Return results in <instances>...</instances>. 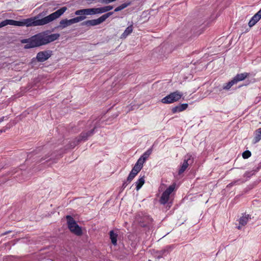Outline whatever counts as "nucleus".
<instances>
[{"mask_svg": "<svg viewBox=\"0 0 261 261\" xmlns=\"http://www.w3.org/2000/svg\"><path fill=\"white\" fill-rule=\"evenodd\" d=\"M113 8L112 6H106L100 8H92L83 9L76 10V14H86V15H92L96 14H101L107 12H109Z\"/></svg>", "mask_w": 261, "mask_h": 261, "instance_id": "3", "label": "nucleus"}, {"mask_svg": "<svg viewBox=\"0 0 261 261\" xmlns=\"http://www.w3.org/2000/svg\"><path fill=\"white\" fill-rule=\"evenodd\" d=\"M51 50H44L39 52L36 56L38 62H43L49 59L51 56Z\"/></svg>", "mask_w": 261, "mask_h": 261, "instance_id": "9", "label": "nucleus"}, {"mask_svg": "<svg viewBox=\"0 0 261 261\" xmlns=\"http://www.w3.org/2000/svg\"><path fill=\"white\" fill-rule=\"evenodd\" d=\"M113 13L114 12H109L102 15L97 19L84 21L83 22H82L81 25L82 26H86L87 27L98 25L101 23L102 22H104L108 17L113 15Z\"/></svg>", "mask_w": 261, "mask_h": 261, "instance_id": "6", "label": "nucleus"}, {"mask_svg": "<svg viewBox=\"0 0 261 261\" xmlns=\"http://www.w3.org/2000/svg\"><path fill=\"white\" fill-rule=\"evenodd\" d=\"M249 75L247 72H244L242 73L237 74L233 78V80L237 84L239 82L242 81L246 79Z\"/></svg>", "mask_w": 261, "mask_h": 261, "instance_id": "13", "label": "nucleus"}, {"mask_svg": "<svg viewBox=\"0 0 261 261\" xmlns=\"http://www.w3.org/2000/svg\"><path fill=\"white\" fill-rule=\"evenodd\" d=\"M66 218L70 231L77 236H82L83 234L82 228L76 223L73 218L70 215H67Z\"/></svg>", "mask_w": 261, "mask_h": 261, "instance_id": "5", "label": "nucleus"}, {"mask_svg": "<svg viewBox=\"0 0 261 261\" xmlns=\"http://www.w3.org/2000/svg\"><path fill=\"white\" fill-rule=\"evenodd\" d=\"M261 18V12L258 11L250 20L248 25L252 27Z\"/></svg>", "mask_w": 261, "mask_h": 261, "instance_id": "11", "label": "nucleus"}, {"mask_svg": "<svg viewBox=\"0 0 261 261\" xmlns=\"http://www.w3.org/2000/svg\"><path fill=\"white\" fill-rule=\"evenodd\" d=\"M6 25H7V20H5L2 21L0 23V28H2L3 27L6 26Z\"/></svg>", "mask_w": 261, "mask_h": 261, "instance_id": "30", "label": "nucleus"}, {"mask_svg": "<svg viewBox=\"0 0 261 261\" xmlns=\"http://www.w3.org/2000/svg\"><path fill=\"white\" fill-rule=\"evenodd\" d=\"M15 26H24L23 25V19L22 21L15 20Z\"/></svg>", "mask_w": 261, "mask_h": 261, "instance_id": "28", "label": "nucleus"}, {"mask_svg": "<svg viewBox=\"0 0 261 261\" xmlns=\"http://www.w3.org/2000/svg\"><path fill=\"white\" fill-rule=\"evenodd\" d=\"M236 84L234 80L232 79L229 82L223 85V88L225 90H229L233 85Z\"/></svg>", "mask_w": 261, "mask_h": 261, "instance_id": "22", "label": "nucleus"}, {"mask_svg": "<svg viewBox=\"0 0 261 261\" xmlns=\"http://www.w3.org/2000/svg\"><path fill=\"white\" fill-rule=\"evenodd\" d=\"M145 182L144 176L140 177L139 179L136 182V189L137 191L141 189Z\"/></svg>", "mask_w": 261, "mask_h": 261, "instance_id": "19", "label": "nucleus"}, {"mask_svg": "<svg viewBox=\"0 0 261 261\" xmlns=\"http://www.w3.org/2000/svg\"><path fill=\"white\" fill-rule=\"evenodd\" d=\"M241 227L240 226H239L238 227V228L239 229H241Z\"/></svg>", "mask_w": 261, "mask_h": 261, "instance_id": "35", "label": "nucleus"}, {"mask_svg": "<svg viewBox=\"0 0 261 261\" xmlns=\"http://www.w3.org/2000/svg\"><path fill=\"white\" fill-rule=\"evenodd\" d=\"M175 184L170 185L162 194L160 201L161 204H165L169 200L170 195L175 188Z\"/></svg>", "mask_w": 261, "mask_h": 261, "instance_id": "8", "label": "nucleus"}, {"mask_svg": "<svg viewBox=\"0 0 261 261\" xmlns=\"http://www.w3.org/2000/svg\"><path fill=\"white\" fill-rule=\"evenodd\" d=\"M118 234L115 233L113 230L110 231V238L113 245L116 246L117 244Z\"/></svg>", "mask_w": 261, "mask_h": 261, "instance_id": "16", "label": "nucleus"}, {"mask_svg": "<svg viewBox=\"0 0 261 261\" xmlns=\"http://www.w3.org/2000/svg\"><path fill=\"white\" fill-rule=\"evenodd\" d=\"M67 10L66 7H63L50 15L41 19H37V17L23 19V25L27 27L40 26L46 24L60 17Z\"/></svg>", "mask_w": 261, "mask_h": 261, "instance_id": "2", "label": "nucleus"}, {"mask_svg": "<svg viewBox=\"0 0 261 261\" xmlns=\"http://www.w3.org/2000/svg\"><path fill=\"white\" fill-rule=\"evenodd\" d=\"M190 160V158L188 159H185L182 165L178 170V174H181L184 173L189 166L188 161Z\"/></svg>", "mask_w": 261, "mask_h": 261, "instance_id": "14", "label": "nucleus"}, {"mask_svg": "<svg viewBox=\"0 0 261 261\" xmlns=\"http://www.w3.org/2000/svg\"><path fill=\"white\" fill-rule=\"evenodd\" d=\"M183 94L179 91L170 93L161 99V102L164 104H170L178 101L182 96Z\"/></svg>", "mask_w": 261, "mask_h": 261, "instance_id": "7", "label": "nucleus"}, {"mask_svg": "<svg viewBox=\"0 0 261 261\" xmlns=\"http://www.w3.org/2000/svg\"><path fill=\"white\" fill-rule=\"evenodd\" d=\"M251 219L250 216L249 215H245L240 218L239 221V224L241 226H245L248 222V220Z\"/></svg>", "mask_w": 261, "mask_h": 261, "instance_id": "17", "label": "nucleus"}, {"mask_svg": "<svg viewBox=\"0 0 261 261\" xmlns=\"http://www.w3.org/2000/svg\"><path fill=\"white\" fill-rule=\"evenodd\" d=\"M95 127L96 126H94V127L90 131L82 133L78 138L77 142H79L81 141L87 140L89 137L92 136L93 134Z\"/></svg>", "mask_w": 261, "mask_h": 261, "instance_id": "10", "label": "nucleus"}, {"mask_svg": "<svg viewBox=\"0 0 261 261\" xmlns=\"http://www.w3.org/2000/svg\"><path fill=\"white\" fill-rule=\"evenodd\" d=\"M11 232H12V231H11V230H9V231H5L4 233L1 234V236H4L5 235H7L8 233H11Z\"/></svg>", "mask_w": 261, "mask_h": 261, "instance_id": "32", "label": "nucleus"}, {"mask_svg": "<svg viewBox=\"0 0 261 261\" xmlns=\"http://www.w3.org/2000/svg\"><path fill=\"white\" fill-rule=\"evenodd\" d=\"M145 162L144 160H143V159L140 157L137 161V163L135 164V165H137L139 167H141V168L143 167V164Z\"/></svg>", "mask_w": 261, "mask_h": 261, "instance_id": "26", "label": "nucleus"}, {"mask_svg": "<svg viewBox=\"0 0 261 261\" xmlns=\"http://www.w3.org/2000/svg\"><path fill=\"white\" fill-rule=\"evenodd\" d=\"M60 37L59 34L47 35L45 32L37 34L32 37L23 39L21 42L26 43L25 48H31L47 44L57 40Z\"/></svg>", "mask_w": 261, "mask_h": 261, "instance_id": "1", "label": "nucleus"}, {"mask_svg": "<svg viewBox=\"0 0 261 261\" xmlns=\"http://www.w3.org/2000/svg\"><path fill=\"white\" fill-rule=\"evenodd\" d=\"M137 175V174H136L135 173H133L132 171H130L127 178V181L128 182H130Z\"/></svg>", "mask_w": 261, "mask_h": 261, "instance_id": "24", "label": "nucleus"}, {"mask_svg": "<svg viewBox=\"0 0 261 261\" xmlns=\"http://www.w3.org/2000/svg\"><path fill=\"white\" fill-rule=\"evenodd\" d=\"M133 31V25L131 24L126 28L124 32L121 35V38H125L127 36L130 34Z\"/></svg>", "mask_w": 261, "mask_h": 261, "instance_id": "18", "label": "nucleus"}, {"mask_svg": "<svg viewBox=\"0 0 261 261\" xmlns=\"http://www.w3.org/2000/svg\"><path fill=\"white\" fill-rule=\"evenodd\" d=\"M240 181H241V179H237V180H234V181H232L231 183H230L229 184H228L227 187H230L234 185L239 184V182Z\"/></svg>", "mask_w": 261, "mask_h": 261, "instance_id": "27", "label": "nucleus"}, {"mask_svg": "<svg viewBox=\"0 0 261 261\" xmlns=\"http://www.w3.org/2000/svg\"><path fill=\"white\" fill-rule=\"evenodd\" d=\"M129 183V182H128L127 181V179L126 181H125L123 183V184H122V189H124L126 187V186H127V185H128Z\"/></svg>", "mask_w": 261, "mask_h": 261, "instance_id": "31", "label": "nucleus"}, {"mask_svg": "<svg viewBox=\"0 0 261 261\" xmlns=\"http://www.w3.org/2000/svg\"><path fill=\"white\" fill-rule=\"evenodd\" d=\"M261 140V128L257 129L254 132V137L253 139V143H256Z\"/></svg>", "mask_w": 261, "mask_h": 261, "instance_id": "15", "label": "nucleus"}, {"mask_svg": "<svg viewBox=\"0 0 261 261\" xmlns=\"http://www.w3.org/2000/svg\"><path fill=\"white\" fill-rule=\"evenodd\" d=\"M5 117H0V123L4 120Z\"/></svg>", "mask_w": 261, "mask_h": 261, "instance_id": "33", "label": "nucleus"}, {"mask_svg": "<svg viewBox=\"0 0 261 261\" xmlns=\"http://www.w3.org/2000/svg\"><path fill=\"white\" fill-rule=\"evenodd\" d=\"M76 11H75L74 14L78 16L70 19H62L60 22L58 28L61 29H63L72 24L77 23L81 21L85 20L86 18V14H76Z\"/></svg>", "mask_w": 261, "mask_h": 261, "instance_id": "4", "label": "nucleus"}, {"mask_svg": "<svg viewBox=\"0 0 261 261\" xmlns=\"http://www.w3.org/2000/svg\"><path fill=\"white\" fill-rule=\"evenodd\" d=\"M6 20H7V25H15V20H12V19H6Z\"/></svg>", "mask_w": 261, "mask_h": 261, "instance_id": "29", "label": "nucleus"}, {"mask_svg": "<svg viewBox=\"0 0 261 261\" xmlns=\"http://www.w3.org/2000/svg\"><path fill=\"white\" fill-rule=\"evenodd\" d=\"M152 151V148L148 149L141 155V158L143 159V160L146 161V160L148 159L149 155L151 154Z\"/></svg>", "mask_w": 261, "mask_h": 261, "instance_id": "21", "label": "nucleus"}, {"mask_svg": "<svg viewBox=\"0 0 261 261\" xmlns=\"http://www.w3.org/2000/svg\"><path fill=\"white\" fill-rule=\"evenodd\" d=\"M141 167H139L137 165H135L131 171L137 174L141 171Z\"/></svg>", "mask_w": 261, "mask_h": 261, "instance_id": "23", "label": "nucleus"}, {"mask_svg": "<svg viewBox=\"0 0 261 261\" xmlns=\"http://www.w3.org/2000/svg\"><path fill=\"white\" fill-rule=\"evenodd\" d=\"M130 4H131V2H126V3H124L122 4H121V5L119 6L117 8H116L115 9V10H114V12H117L121 11L123 9H124L126 8V7H127L128 6H130Z\"/></svg>", "mask_w": 261, "mask_h": 261, "instance_id": "20", "label": "nucleus"}, {"mask_svg": "<svg viewBox=\"0 0 261 261\" xmlns=\"http://www.w3.org/2000/svg\"><path fill=\"white\" fill-rule=\"evenodd\" d=\"M4 132L5 131L2 129L0 130V133H2L3 132Z\"/></svg>", "mask_w": 261, "mask_h": 261, "instance_id": "34", "label": "nucleus"}, {"mask_svg": "<svg viewBox=\"0 0 261 261\" xmlns=\"http://www.w3.org/2000/svg\"><path fill=\"white\" fill-rule=\"evenodd\" d=\"M251 153L249 150H246L242 153V156L244 159H247L250 157Z\"/></svg>", "mask_w": 261, "mask_h": 261, "instance_id": "25", "label": "nucleus"}, {"mask_svg": "<svg viewBox=\"0 0 261 261\" xmlns=\"http://www.w3.org/2000/svg\"><path fill=\"white\" fill-rule=\"evenodd\" d=\"M188 105L187 103L180 104L172 108L171 111L174 114L177 112H182L188 108Z\"/></svg>", "mask_w": 261, "mask_h": 261, "instance_id": "12", "label": "nucleus"}]
</instances>
